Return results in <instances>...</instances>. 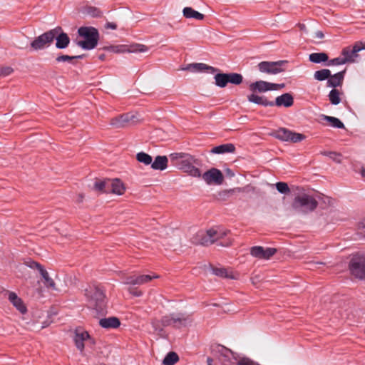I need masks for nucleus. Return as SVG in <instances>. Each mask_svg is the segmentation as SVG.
I'll return each instance as SVG.
<instances>
[{"mask_svg": "<svg viewBox=\"0 0 365 365\" xmlns=\"http://www.w3.org/2000/svg\"><path fill=\"white\" fill-rule=\"evenodd\" d=\"M172 163L179 170L195 178H200V170L195 165H199V161L194 156L185 153H173L170 155Z\"/></svg>", "mask_w": 365, "mask_h": 365, "instance_id": "obj_1", "label": "nucleus"}, {"mask_svg": "<svg viewBox=\"0 0 365 365\" xmlns=\"http://www.w3.org/2000/svg\"><path fill=\"white\" fill-rule=\"evenodd\" d=\"M227 233V230L220 228H211L205 232L200 231L192 238V242L195 245L209 246L219 240L224 238Z\"/></svg>", "mask_w": 365, "mask_h": 365, "instance_id": "obj_2", "label": "nucleus"}, {"mask_svg": "<svg viewBox=\"0 0 365 365\" xmlns=\"http://www.w3.org/2000/svg\"><path fill=\"white\" fill-rule=\"evenodd\" d=\"M79 36L84 38L79 41L77 45L84 50H91L96 47L99 40V32L93 26H81L78 29Z\"/></svg>", "mask_w": 365, "mask_h": 365, "instance_id": "obj_3", "label": "nucleus"}, {"mask_svg": "<svg viewBox=\"0 0 365 365\" xmlns=\"http://www.w3.org/2000/svg\"><path fill=\"white\" fill-rule=\"evenodd\" d=\"M85 296L91 307L98 312H103L106 307V296L103 290L98 286L89 285L85 289Z\"/></svg>", "mask_w": 365, "mask_h": 365, "instance_id": "obj_4", "label": "nucleus"}, {"mask_svg": "<svg viewBox=\"0 0 365 365\" xmlns=\"http://www.w3.org/2000/svg\"><path fill=\"white\" fill-rule=\"evenodd\" d=\"M318 206V202L312 195L307 193L297 195L292 204V208L299 213L307 214L313 212Z\"/></svg>", "mask_w": 365, "mask_h": 365, "instance_id": "obj_5", "label": "nucleus"}, {"mask_svg": "<svg viewBox=\"0 0 365 365\" xmlns=\"http://www.w3.org/2000/svg\"><path fill=\"white\" fill-rule=\"evenodd\" d=\"M192 321L190 315L179 313L164 316L162 317L160 322L163 327L173 326L175 328L180 329L190 326Z\"/></svg>", "mask_w": 365, "mask_h": 365, "instance_id": "obj_6", "label": "nucleus"}, {"mask_svg": "<svg viewBox=\"0 0 365 365\" xmlns=\"http://www.w3.org/2000/svg\"><path fill=\"white\" fill-rule=\"evenodd\" d=\"M56 30H49L38 37L31 43V47L34 51L43 50L51 45L55 39Z\"/></svg>", "mask_w": 365, "mask_h": 365, "instance_id": "obj_7", "label": "nucleus"}, {"mask_svg": "<svg viewBox=\"0 0 365 365\" xmlns=\"http://www.w3.org/2000/svg\"><path fill=\"white\" fill-rule=\"evenodd\" d=\"M349 269L356 278H365V255H354L349 262Z\"/></svg>", "mask_w": 365, "mask_h": 365, "instance_id": "obj_8", "label": "nucleus"}, {"mask_svg": "<svg viewBox=\"0 0 365 365\" xmlns=\"http://www.w3.org/2000/svg\"><path fill=\"white\" fill-rule=\"evenodd\" d=\"M287 63L285 61H262L258 63L257 67L260 72L267 74H277L283 72V66Z\"/></svg>", "mask_w": 365, "mask_h": 365, "instance_id": "obj_9", "label": "nucleus"}, {"mask_svg": "<svg viewBox=\"0 0 365 365\" xmlns=\"http://www.w3.org/2000/svg\"><path fill=\"white\" fill-rule=\"evenodd\" d=\"M275 137L281 140L292 143H298L305 139L304 135L292 132L284 128L276 131Z\"/></svg>", "mask_w": 365, "mask_h": 365, "instance_id": "obj_10", "label": "nucleus"}, {"mask_svg": "<svg viewBox=\"0 0 365 365\" xmlns=\"http://www.w3.org/2000/svg\"><path fill=\"white\" fill-rule=\"evenodd\" d=\"M202 180L207 185H221L224 180L222 172L217 168H211L201 175Z\"/></svg>", "mask_w": 365, "mask_h": 365, "instance_id": "obj_11", "label": "nucleus"}, {"mask_svg": "<svg viewBox=\"0 0 365 365\" xmlns=\"http://www.w3.org/2000/svg\"><path fill=\"white\" fill-rule=\"evenodd\" d=\"M276 252L277 250L274 248L268 247L264 249L261 246H255L250 250V254L253 257L263 259H269Z\"/></svg>", "mask_w": 365, "mask_h": 365, "instance_id": "obj_12", "label": "nucleus"}, {"mask_svg": "<svg viewBox=\"0 0 365 365\" xmlns=\"http://www.w3.org/2000/svg\"><path fill=\"white\" fill-rule=\"evenodd\" d=\"M52 30L56 31V34L55 35L56 47L59 49H64L68 47L70 43V38L67 34L63 31V29L61 26H57Z\"/></svg>", "mask_w": 365, "mask_h": 365, "instance_id": "obj_13", "label": "nucleus"}, {"mask_svg": "<svg viewBox=\"0 0 365 365\" xmlns=\"http://www.w3.org/2000/svg\"><path fill=\"white\" fill-rule=\"evenodd\" d=\"M90 339L89 334L82 329H76L74 335V342L76 348L82 353L84 350V341Z\"/></svg>", "mask_w": 365, "mask_h": 365, "instance_id": "obj_14", "label": "nucleus"}, {"mask_svg": "<svg viewBox=\"0 0 365 365\" xmlns=\"http://www.w3.org/2000/svg\"><path fill=\"white\" fill-rule=\"evenodd\" d=\"M249 88L252 93H264L272 91L271 83L264 81L252 83Z\"/></svg>", "mask_w": 365, "mask_h": 365, "instance_id": "obj_15", "label": "nucleus"}, {"mask_svg": "<svg viewBox=\"0 0 365 365\" xmlns=\"http://www.w3.org/2000/svg\"><path fill=\"white\" fill-rule=\"evenodd\" d=\"M185 70H190L192 71H200V72H210L212 73H214L217 71V68L208 66L207 64L202 63H191L189 64Z\"/></svg>", "mask_w": 365, "mask_h": 365, "instance_id": "obj_16", "label": "nucleus"}, {"mask_svg": "<svg viewBox=\"0 0 365 365\" xmlns=\"http://www.w3.org/2000/svg\"><path fill=\"white\" fill-rule=\"evenodd\" d=\"M9 300L11 303L21 313L25 314L27 312V309L24 304V302L19 298L16 293L10 292H9Z\"/></svg>", "mask_w": 365, "mask_h": 365, "instance_id": "obj_17", "label": "nucleus"}, {"mask_svg": "<svg viewBox=\"0 0 365 365\" xmlns=\"http://www.w3.org/2000/svg\"><path fill=\"white\" fill-rule=\"evenodd\" d=\"M294 103L293 96L288 93H284L276 98L275 102H274V106H284V107H290Z\"/></svg>", "mask_w": 365, "mask_h": 365, "instance_id": "obj_18", "label": "nucleus"}, {"mask_svg": "<svg viewBox=\"0 0 365 365\" xmlns=\"http://www.w3.org/2000/svg\"><path fill=\"white\" fill-rule=\"evenodd\" d=\"M99 324L104 329H116L120 325V322L115 317L101 319Z\"/></svg>", "mask_w": 365, "mask_h": 365, "instance_id": "obj_19", "label": "nucleus"}, {"mask_svg": "<svg viewBox=\"0 0 365 365\" xmlns=\"http://www.w3.org/2000/svg\"><path fill=\"white\" fill-rule=\"evenodd\" d=\"M133 115L129 113L123 114L110 120V124L115 128L125 127L130 122Z\"/></svg>", "mask_w": 365, "mask_h": 365, "instance_id": "obj_20", "label": "nucleus"}, {"mask_svg": "<svg viewBox=\"0 0 365 365\" xmlns=\"http://www.w3.org/2000/svg\"><path fill=\"white\" fill-rule=\"evenodd\" d=\"M345 71H346L344 70L343 71L338 72L334 75L331 74V76L329 77L327 81V86L332 87L334 88L337 86H340L343 83Z\"/></svg>", "mask_w": 365, "mask_h": 365, "instance_id": "obj_21", "label": "nucleus"}, {"mask_svg": "<svg viewBox=\"0 0 365 365\" xmlns=\"http://www.w3.org/2000/svg\"><path fill=\"white\" fill-rule=\"evenodd\" d=\"M247 99L250 102L254 103L257 105H261L263 106H273L274 102L269 101L264 96H259L256 95L255 93L249 95L247 96Z\"/></svg>", "mask_w": 365, "mask_h": 365, "instance_id": "obj_22", "label": "nucleus"}, {"mask_svg": "<svg viewBox=\"0 0 365 365\" xmlns=\"http://www.w3.org/2000/svg\"><path fill=\"white\" fill-rule=\"evenodd\" d=\"M168 159L165 155H158L152 161L151 168L156 170H164L168 167Z\"/></svg>", "mask_w": 365, "mask_h": 365, "instance_id": "obj_23", "label": "nucleus"}, {"mask_svg": "<svg viewBox=\"0 0 365 365\" xmlns=\"http://www.w3.org/2000/svg\"><path fill=\"white\" fill-rule=\"evenodd\" d=\"M110 187L111 192L116 195H123L125 191V187L123 182L118 179H113L108 181V188Z\"/></svg>", "mask_w": 365, "mask_h": 365, "instance_id": "obj_24", "label": "nucleus"}, {"mask_svg": "<svg viewBox=\"0 0 365 365\" xmlns=\"http://www.w3.org/2000/svg\"><path fill=\"white\" fill-rule=\"evenodd\" d=\"M235 150V147L233 144L227 143L214 147L210 152L214 154H222L226 153H233Z\"/></svg>", "mask_w": 365, "mask_h": 365, "instance_id": "obj_25", "label": "nucleus"}, {"mask_svg": "<svg viewBox=\"0 0 365 365\" xmlns=\"http://www.w3.org/2000/svg\"><path fill=\"white\" fill-rule=\"evenodd\" d=\"M183 16L187 19H195L197 20H202L204 15L191 7H185L182 11Z\"/></svg>", "mask_w": 365, "mask_h": 365, "instance_id": "obj_26", "label": "nucleus"}, {"mask_svg": "<svg viewBox=\"0 0 365 365\" xmlns=\"http://www.w3.org/2000/svg\"><path fill=\"white\" fill-rule=\"evenodd\" d=\"M309 59L311 62L315 63H320L322 62L328 61L329 57L326 53H312L309 55Z\"/></svg>", "mask_w": 365, "mask_h": 365, "instance_id": "obj_27", "label": "nucleus"}, {"mask_svg": "<svg viewBox=\"0 0 365 365\" xmlns=\"http://www.w3.org/2000/svg\"><path fill=\"white\" fill-rule=\"evenodd\" d=\"M42 278L44 279L45 285L53 289H56V284L54 281L49 277L48 272L45 269H41L39 272Z\"/></svg>", "mask_w": 365, "mask_h": 365, "instance_id": "obj_28", "label": "nucleus"}, {"mask_svg": "<svg viewBox=\"0 0 365 365\" xmlns=\"http://www.w3.org/2000/svg\"><path fill=\"white\" fill-rule=\"evenodd\" d=\"M322 118L330 123L331 125L334 128H344V123L337 118L322 115Z\"/></svg>", "mask_w": 365, "mask_h": 365, "instance_id": "obj_29", "label": "nucleus"}, {"mask_svg": "<svg viewBox=\"0 0 365 365\" xmlns=\"http://www.w3.org/2000/svg\"><path fill=\"white\" fill-rule=\"evenodd\" d=\"M331 76V71L329 69L323 68L319 71H317L314 73V77L316 80L322 81L326 79H329V77Z\"/></svg>", "mask_w": 365, "mask_h": 365, "instance_id": "obj_30", "label": "nucleus"}, {"mask_svg": "<svg viewBox=\"0 0 365 365\" xmlns=\"http://www.w3.org/2000/svg\"><path fill=\"white\" fill-rule=\"evenodd\" d=\"M214 78L218 87L224 88L228 83L227 73H217Z\"/></svg>", "mask_w": 365, "mask_h": 365, "instance_id": "obj_31", "label": "nucleus"}, {"mask_svg": "<svg viewBox=\"0 0 365 365\" xmlns=\"http://www.w3.org/2000/svg\"><path fill=\"white\" fill-rule=\"evenodd\" d=\"M179 360L178 355L173 351L169 352L163 361V365H174Z\"/></svg>", "mask_w": 365, "mask_h": 365, "instance_id": "obj_32", "label": "nucleus"}, {"mask_svg": "<svg viewBox=\"0 0 365 365\" xmlns=\"http://www.w3.org/2000/svg\"><path fill=\"white\" fill-rule=\"evenodd\" d=\"M136 159L138 162L143 163L145 165H151L153 161L152 157L144 152L137 153Z\"/></svg>", "mask_w": 365, "mask_h": 365, "instance_id": "obj_33", "label": "nucleus"}, {"mask_svg": "<svg viewBox=\"0 0 365 365\" xmlns=\"http://www.w3.org/2000/svg\"><path fill=\"white\" fill-rule=\"evenodd\" d=\"M341 93L339 90L334 88L329 93V100L333 105H338L341 102Z\"/></svg>", "mask_w": 365, "mask_h": 365, "instance_id": "obj_34", "label": "nucleus"}, {"mask_svg": "<svg viewBox=\"0 0 365 365\" xmlns=\"http://www.w3.org/2000/svg\"><path fill=\"white\" fill-rule=\"evenodd\" d=\"M228 83L240 85L243 80V77L241 74L237 73H227Z\"/></svg>", "mask_w": 365, "mask_h": 365, "instance_id": "obj_35", "label": "nucleus"}, {"mask_svg": "<svg viewBox=\"0 0 365 365\" xmlns=\"http://www.w3.org/2000/svg\"><path fill=\"white\" fill-rule=\"evenodd\" d=\"M148 51V47L140 43H135L130 45L128 49V51L130 53H138V52H147Z\"/></svg>", "mask_w": 365, "mask_h": 365, "instance_id": "obj_36", "label": "nucleus"}, {"mask_svg": "<svg viewBox=\"0 0 365 365\" xmlns=\"http://www.w3.org/2000/svg\"><path fill=\"white\" fill-rule=\"evenodd\" d=\"M341 55L344 59H347V62H354V58L357 56L356 54H352V49L349 46L343 48Z\"/></svg>", "mask_w": 365, "mask_h": 365, "instance_id": "obj_37", "label": "nucleus"}, {"mask_svg": "<svg viewBox=\"0 0 365 365\" xmlns=\"http://www.w3.org/2000/svg\"><path fill=\"white\" fill-rule=\"evenodd\" d=\"M212 273L216 276L225 278H232V277L228 274L227 270L225 268L212 267Z\"/></svg>", "mask_w": 365, "mask_h": 365, "instance_id": "obj_38", "label": "nucleus"}, {"mask_svg": "<svg viewBox=\"0 0 365 365\" xmlns=\"http://www.w3.org/2000/svg\"><path fill=\"white\" fill-rule=\"evenodd\" d=\"M158 278V275H150V274H143L137 276V283L138 285L145 284L150 282L152 279Z\"/></svg>", "mask_w": 365, "mask_h": 365, "instance_id": "obj_39", "label": "nucleus"}, {"mask_svg": "<svg viewBox=\"0 0 365 365\" xmlns=\"http://www.w3.org/2000/svg\"><path fill=\"white\" fill-rule=\"evenodd\" d=\"M276 188L279 192L282 194H287L290 192L287 183L284 182H279L275 184Z\"/></svg>", "mask_w": 365, "mask_h": 365, "instance_id": "obj_40", "label": "nucleus"}, {"mask_svg": "<svg viewBox=\"0 0 365 365\" xmlns=\"http://www.w3.org/2000/svg\"><path fill=\"white\" fill-rule=\"evenodd\" d=\"M82 58V56H68V55H61V56H58L56 58V61L57 62H66V61H68V62L72 63L73 60L76 59V58Z\"/></svg>", "mask_w": 365, "mask_h": 365, "instance_id": "obj_41", "label": "nucleus"}, {"mask_svg": "<svg viewBox=\"0 0 365 365\" xmlns=\"http://www.w3.org/2000/svg\"><path fill=\"white\" fill-rule=\"evenodd\" d=\"M347 63V59H344L343 57H337L333 59H331L330 61H328L327 66H338V65H343Z\"/></svg>", "mask_w": 365, "mask_h": 365, "instance_id": "obj_42", "label": "nucleus"}, {"mask_svg": "<svg viewBox=\"0 0 365 365\" xmlns=\"http://www.w3.org/2000/svg\"><path fill=\"white\" fill-rule=\"evenodd\" d=\"M88 14L92 16L95 18H100L103 16V12L98 8L96 7H91L88 9Z\"/></svg>", "mask_w": 365, "mask_h": 365, "instance_id": "obj_43", "label": "nucleus"}, {"mask_svg": "<svg viewBox=\"0 0 365 365\" xmlns=\"http://www.w3.org/2000/svg\"><path fill=\"white\" fill-rule=\"evenodd\" d=\"M352 49V54H356L357 55V53L361 51V50H364L365 49V43H362V42H356L354 46L353 47L351 48Z\"/></svg>", "mask_w": 365, "mask_h": 365, "instance_id": "obj_44", "label": "nucleus"}, {"mask_svg": "<svg viewBox=\"0 0 365 365\" xmlns=\"http://www.w3.org/2000/svg\"><path fill=\"white\" fill-rule=\"evenodd\" d=\"M108 187V182L97 181L94 184V187L97 190L105 191L106 187ZM107 190H106V192Z\"/></svg>", "mask_w": 365, "mask_h": 365, "instance_id": "obj_45", "label": "nucleus"}, {"mask_svg": "<svg viewBox=\"0 0 365 365\" xmlns=\"http://www.w3.org/2000/svg\"><path fill=\"white\" fill-rule=\"evenodd\" d=\"M13 71V68L9 66L0 68V77L9 76Z\"/></svg>", "mask_w": 365, "mask_h": 365, "instance_id": "obj_46", "label": "nucleus"}, {"mask_svg": "<svg viewBox=\"0 0 365 365\" xmlns=\"http://www.w3.org/2000/svg\"><path fill=\"white\" fill-rule=\"evenodd\" d=\"M123 283L125 284L138 285L137 276L132 275V276L127 277L125 279V281L123 282Z\"/></svg>", "mask_w": 365, "mask_h": 365, "instance_id": "obj_47", "label": "nucleus"}, {"mask_svg": "<svg viewBox=\"0 0 365 365\" xmlns=\"http://www.w3.org/2000/svg\"><path fill=\"white\" fill-rule=\"evenodd\" d=\"M328 157L336 163H341V155L336 152H329Z\"/></svg>", "mask_w": 365, "mask_h": 365, "instance_id": "obj_48", "label": "nucleus"}, {"mask_svg": "<svg viewBox=\"0 0 365 365\" xmlns=\"http://www.w3.org/2000/svg\"><path fill=\"white\" fill-rule=\"evenodd\" d=\"M27 266L31 269H36L39 272L41 271V269H43V267L39 263L34 261L27 262Z\"/></svg>", "mask_w": 365, "mask_h": 365, "instance_id": "obj_49", "label": "nucleus"}, {"mask_svg": "<svg viewBox=\"0 0 365 365\" xmlns=\"http://www.w3.org/2000/svg\"><path fill=\"white\" fill-rule=\"evenodd\" d=\"M237 365H255L252 361L249 359L248 358H242L240 359L237 363Z\"/></svg>", "mask_w": 365, "mask_h": 365, "instance_id": "obj_50", "label": "nucleus"}, {"mask_svg": "<svg viewBox=\"0 0 365 365\" xmlns=\"http://www.w3.org/2000/svg\"><path fill=\"white\" fill-rule=\"evenodd\" d=\"M219 351L225 357H228L229 356V354L233 355V352L230 349H227V348H225V346H220V350H219Z\"/></svg>", "mask_w": 365, "mask_h": 365, "instance_id": "obj_51", "label": "nucleus"}, {"mask_svg": "<svg viewBox=\"0 0 365 365\" xmlns=\"http://www.w3.org/2000/svg\"><path fill=\"white\" fill-rule=\"evenodd\" d=\"M284 86H285L284 83H271L272 91L280 90V89L284 88Z\"/></svg>", "mask_w": 365, "mask_h": 365, "instance_id": "obj_52", "label": "nucleus"}, {"mask_svg": "<svg viewBox=\"0 0 365 365\" xmlns=\"http://www.w3.org/2000/svg\"><path fill=\"white\" fill-rule=\"evenodd\" d=\"M129 292L134 295V296H136V297H140L142 295V292L140 291V290H137L136 289H134V288H130L129 289Z\"/></svg>", "mask_w": 365, "mask_h": 365, "instance_id": "obj_53", "label": "nucleus"}, {"mask_svg": "<svg viewBox=\"0 0 365 365\" xmlns=\"http://www.w3.org/2000/svg\"><path fill=\"white\" fill-rule=\"evenodd\" d=\"M105 28L106 29H113V30H115L117 29V25L116 24L113 23V22H107L105 25Z\"/></svg>", "mask_w": 365, "mask_h": 365, "instance_id": "obj_54", "label": "nucleus"}, {"mask_svg": "<svg viewBox=\"0 0 365 365\" xmlns=\"http://www.w3.org/2000/svg\"><path fill=\"white\" fill-rule=\"evenodd\" d=\"M319 264H324V263L323 262H310L309 263V265H310V269H314V268H317L318 265Z\"/></svg>", "mask_w": 365, "mask_h": 365, "instance_id": "obj_55", "label": "nucleus"}, {"mask_svg": "<svg viewBox=\"0 0 365 365\" xmlns=\"http://www.w3.org/2000/svg\"><path fill=\"white\" fill-rule=\"evenodd\" d=\"M316 36H317V38H323V37H324V34H323V33H322V31H317V32L316 33Z\"/></svg>", "mask_w": 365, "mask_h": 365, "instance_id": "obj_56", "label": "nucleus"}, {"mask_svg": "<svg viewBox=\"0 0 365 365\" xmlns=\"http://www.w3.org/2000/svg\"><path fill=\"white\" fill-rule=\"evenodd\" d=\"M83 197H84V196H83V194H79V195H78V198L77 201H78V202H82V201H83Z\"/></svg>", "mask_w": 365, "mask_h": 365, "instance_id": "obj_57", "label": "nucleus"}, {"mask_svg": "<svg viewBox=\"0 0 365 365\" xmlns=\"http://www.w3.org/2000/svg\"><path fill=\"white\" fill-rule=\"evenodd\" d=\"M207 365H212V359L210 357L207 358Z\"/></svg>", "mask_w": 365, "mask_h": 365, "instance_id": "obj_58", "label": "nucleus"}, {"mask_svg": "<svg viewBox=\"0 0 365 365\" xmlns=\"http://www.w3.org/2000/svg\"><path fill=\"white\" fill-rule=\"evenodd\" d=\"M360 233L365 236V225L361 228Z\"/></svg>", "mask_w": 365, "mask_h": 365, "instance_id": "obj_59", "label": "nucleus"}, {"mask_svg": "<svg viewBox=\"0 0 365 365\" xmlns=\"http://www.w3.org/2000/svg\"><path fill=\"white\" fill-rule=\"evenodd\" d=\"M106 49L107 50H111V51H115V48L113 46H110V47H108V48H106Z\"/></svg>", "mask_w": 365, "mask_h": 365, "instance_id": "obj_60", "label": "nucleus"}, {"mask_svg": "<svg viewBox=\"0 0 365 365\" xmlns=\"http://www.w3.org/2000/svg\"><path fill=\"white\" fill-rule=\"evenodd\" d=\"M230 244H231V242H227L226 244L220 243V245H222V246H225H225H228V245H230Z\"/></svg>", "mask_w": 365, "mask_h": 365, "instance_id": "obj_61", "label": "nucleus"}, {"mask_svg": "<svg viewBox=\"0 0 365 365\" xmlns=\"http://www.w3.org/2000/svg\"><path fill=\"white\" fill-rule=\"evenodd\" d=\"M328 153H329V152H326V151H324V152H322V155H327V156H328Z\"/></svg>", "mask_w": 365, "mask_h": 365, "instance_id": "obj_62", "label": "nucleus"}, {"mask_svg": "<svg viewBox=\"0 0 365 365\" xmlns=\"http://www.w3.org/2000/svg\"><path fill=\"white\" fill-rule=\"evenodd\" d=\"M361 175L363 177L365 178V170H363L362 172H361Z\"/></svg>", "mask_w": 365, "mask_h": 365, "instance_id": "obj_63", "label": "nucleus"}, {"mask_svg": "<svg viewBox=\"0 0 365 365\" xmlns=\"http://www.w3.org/2000/svg\"><path fill=\"white\" fill-rule=\"evenodd\" d=\"M301 29H304L305 28V26L304 25H301Z\"/></svg>", "mask_w": 365, "mask_h": 365, "instance_id": "obj_64", "label": "nucleus"}]
</instances>
